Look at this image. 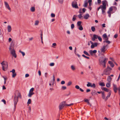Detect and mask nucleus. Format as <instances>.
<instances>
[{"label":"nucleus","mask_w":120,"mask_h":120,"mask_svg":"<svg viewBox=\"0 0 120 120\" xmlns=\"http://www.w3.org/2000/svg\"><path fill=\"white\" fill-rule=\"evenodd\" d=\"M107 60V59L103 57H100L99 59L100 64L102 65L104 68L105 67V63Z\"/></svg>","instance_id":"nucleus-1"},{"label":"nucleus","mask_w":120,"mask_h":120,"mask_svg":"<svg viewBox=\"0 0 120 120\" xmlns=\"http://www.w3.org/2000/svg\"><path fill=\"white\" fill-rule=\"evenodd\" d=\"M2 69L3 71H5L8 69V63L5 61H3L1 63Z\"/></svg>","instance_id":"nucleus-2"},{"label":"nucleus","mask_w":120,"mask_h":120,"mask_svg":"<svg viewBox=\"0 0 120 120\" xmlns=\"http://www.w3.org/2000/svg\"><path fill=\"white\" fill-rule=\"evenodd\" d=\"M73 104V103H71L70 104H65V102L64 101L61 103L60 104L59 107L60 110H61L63 109L65 105H67L68 106H70L72 105Z\"/></svg>","instance_id":"nucleus-3"},{"label":"nucleus","mask_w":120,"mask_h":120,"mask_svg":"<svg viewBox=\"0 0 120 120\" xmlns=\"http://www.w3.org/2000/svg\"><path fill=\"white\" fill-rule=\"evenodd\" d=\"M113 89L114 92L116 93L117 92V90H118L119 93L120 95V85L119 87L117 88V87L116 85L114 84H113Z\"/></svg>","instance_id":"nucleus-4"},{"label":"nucleus","mask_w":120,"mask_h":120,"mask_svg":"<svg viewBox=\"0 0 120 120\" xmlns=\"http://www.w3.org/2000/svg\"><path fill=\"white\" fill-rule=\"evenodd\" d=\"M12 49L11 46H10L9 48V49L10 50L11 54H12L13 56L15 57L16 58V55L15 53V51L14 49H13L12 50H11Z\"/></svg>","instance_id":"nucleus-5"},{"label":"nucleus","mask_w":120,"mask_h":120,"mask_svg":"<svg viewBox=\"0 0 120 120\" xmlns=\"http://www.w3.org/2000/svg\"><path fill=\"white\" fill-rule=\"evenodd\" d=\"M18 101V98L16 95H15L14 97V106L15 108H16V104Z\"/></svg>","instance_id":"nucleus-6"},{"label":"nucleus","mask_w":120,"mask_h":120,"mask_svg":"<svg viewBox=\"0 0 120 120\" xmlns=\"http://www.w3.org/2000/svg\"><path fill=\"white\" fill-rule=\"evenodd\" d=\"M15 95H16V97L19 98H22V96L21 95L20 93L19 92L18 90H16L15 91Z\"/></svg>","instance_id":"nucleus-7"},{"label":"nucleus","mask_w":120,"mask_h":120,"mask_svg":"<svg viewBox=\"0 0 120 120\" xmlns=\"http://www.w3.org/2000/svg\"><path fill=\"white\" fill-rule=\"evenodd\" d=\"M34 89L33 88H31L29 92V93L28 95L29 97H31L32 95H33L34 94V93L33 92Z\"/></svg>","instance_id":"nucleus-8"},{"label":"nucleus","mask_w":120,"mask_h":120,"mask_svg":"<svg viewBox=\"0 0 120 120\" xmlns=\"http://www.w3.org/2000/svg\"><path fill=\"white\" fill-rule=\"evenodd\" d=\"M111 69L110 68L108 67L106 69H105L104 71V74L106 75H108L110 74L109 71L108 70L109 69Z\"/></svg>","instance_id":"nucleus-9"},{"label":"nucleus","mask_w":120,"mask_h":120,"mask_svg":"<svg viewBox=\"0 0 120 120\" xmlns=\"http://www.w3.org/2000/svg\"><path fill=\"white\" fill-rule=\"evenodd\" d=\"M4 3L5 7L6 8L8 9L10 11H11V8L10 7L8 3L6 1H4Z\"/></svg>","instance_id":"nucleus-10"},{"label":"nucleus","mask_w":120,"mask_h":120,"mask_svg":"<svg viewBox=\"0 0 120 120\" xmlns=\"http://www.w3.org/2000/svg\"><path fill=\"white\" fill-rule=\"evenodd\" d=\"M72 7L74 8H78L77 2L75 1H74L72 2Z\"/></svg>","instance_id":"nucleus-11"},{"label":"nucleus","mask_w":120,"mask_h":120,"mask_svg":"<svg viewBox=\"0 0 120 120\" xmlns=\"http://www.w3.org/2000/svg\"><path fill=\"white\" fill-rule=\"evenodd\" d=\"M97 52V50H90L89 51V52L91 55H93V54H96Z\"/></svg>","instance_id":"nucleus-12"},{"label":"nucleus","mask_w":120,"mask_h":120,"mask_svg":"<svg viewBox=\"0 0 120 120\" xmlns=\"http://www.w3.org/2000/svg\"><path fill=\"white\" fill-rule=\"evenodd\" d=\"M107 46L104 45L101 49V52L104 53L106 50V47Z\"/></svg>","instance_id":"nucleus-13"},{"label":"nucleus","mask_w":120,"mask_h":120,"mask_svg":"<svg viewBox=\"0 0 120 120\" xmlns=\"http://www.w3.org/2000/svg\"><path fill=\"white\" fill-rule=\"evenodd\" d=\"M107 3V2L106 1H102V5H101V6L102 8H106V4Z\"/></svg>","instance_id":"nucleus-14"},{"label":"nucleus","mask_w":120,"mask_h":120,"mask_svg":"<svg viewBox=\"0 0 120 120\" xmlns=\"http://www.w3.org/2000/svg\"><path fill=\"white\" fill-rule=\"evenodd\" d=\"M98 44H99L97 43H94L93 45H91V49H93L95 47H96Z\"/></svg>","instance_id":"nucleus-15"},{"label":"nucleus","mask_w":120,"mask_h":120,"mask_svg":"<svg viewBox=\"0 0 120 120\" xmlns=\"http://www.w3.org/2000/svg\"><path fill=\"white\" fill-rule=\"evenodd\" d=\"M90 16L89 14L88 13L86 14L84 16V18L85 19H87Z\"/></svg>","instance_id":"nucleus-16"},{"label":"nucleus","mask_w":120,"mask_h":120,"mask_svg":"<svg viewBox=\"0 0 120 120\" xmlns=\"http://www.w3.org/2000/svg\"><path fill=\"white\" fill-rule=\"evenodd\" d=\"M98 36L95 34H94L93 36V37L92 38V40L94 41L96 39H97L98 38Z\"/></svg>","instance_id":"nucleus-17"},{"label":"nucleus","mask_w":120,"mask_h":120,"mask_svg":"<svg viewBox=\"0 0 120 120\" xmlns=\"http://www.w3.org/2000/svg\"><path fill=\"white\" fill-rule=\"evenodd\" d=\"M106 9V8H101V10L102 11V13L104 15H105V10Z\"/></svg>","instance_id":"nucleus-18"},{"label":"nucleus","mask_w":120,"mask_h":120,"mask_svg":"<svg viewBox=\"0 0 120 120\" xmlns=\"http://www.w3.org/2000/svg\"><path fill=\"white\" fill-rule=\"evenodd\" d=\"M104 39L105 40L104 41V43L106 42L108 44H109L110 43V41L108 40V38H107L106 39Z\"/></svg>","instance_id":"nucleus-19"},{"label":"nucleus","mask_w":120,"mask_h":120,"mask_svg":"<svg viewBox=\"0 0 120 120\" xmlns=\"http://www.w3.org/2000/svg\"><path fill=\"white\" fill-rule=\"evenodd\" d=\"M8 31V32H10L11 30V26L8 25L7 27Z\"/></svg>","instance_id":"nucleus-20"},{"label":"nucleus","mask_w":120,"mask_h":120,"mask_svg":"<svg viewBox=\"0 0 120 120\" xmlns=\"http://www.w3.org/2000/svg\"><path fill=\"white\" fill-rule=\"evenodd\" d=\"M112 80V78L110 76H109L107 79V81L108 82H111Z\"/></svg>","instance_id":"nucleus-21"},{"label":"nucleus","mask_w":120,"mask_h":120,"mask_svg":"<svg viewBox=\"0 0 120 120\" xmlns=\"http://www.w3.org/2000/svg\"><path fill=\"white\" fill-rule=\"evenodd\" d=\"M108 63L112 68L114 66V65L111 61H109L108 62Z\"/></svg>","instance_id":"nucleus-22"},{"label":"nucleus","mask_w":120,"mask_h":120,"mask_svg":"<svg viewBox=\"0 0 120 120\" xmlns=\"http://www.w3.org/2000/svg\"><path fill=\"white\" fill-rule=\"evenodd\" d=\"M106 86L108 88L110 87L111 86V82H108L106 84Z\"/></svg>","instance_id":"nucleus-23"},{"label":"nucleus","mask_w":120,"mask_h":120,"mask_svg":"<svg viewBox=\"0 0 120 120\" xmlns=\"http://www.w3.org/2000/svg\"><path fill=\"white\" fill-rule=\"evenodd\" d=\"M92 85V84L90 82H87V86L88 87L90 86L91 87V86Z\"/></svg>","instance_id":"nucleus-24"},{"label":"nucleus","mask_w":120,"mask_h":120,"mask_svg":"<svg viewBox=\"0 0 120 120\" xmlns=\"http://www.w3.org/2000/svg\"><path fill=\"white\" fill-rule=\"evenodd\" d=\"M103 37L105 38V39H106L107 38H108V37L106 34H105L103 35Z\"/></svg>","instance_id":"nucleus-25"},{"label":"nucleus","mask_w":120,"mask_h":120,"mask_svg":"<svg viewBox=\"0 0 120 120\" xmlns=\"http://www.w3.org/2000/svg\"><path fill=\"white\" fill-rule=\"evenodd\" d=\"M55 80V77L54 75L53 76V81H51V83H52V84L53 85L54 84V82Z\"/></svg>","instance_id":"nucleus-26"},{"label":"nucleus","mask_w":120,"mask_h":120,"mask_svg":"<svg viewBox=\"0 0 120 120\" xmlns=\"http://www.w3.org/2000/svg\"><path fill=\"white\" fill-rule=\"evenodd\" d=\"M78 27L79 29L80 30H82L83 29V27L81 25L78 26Z\"/></svg>","instance_id":"nucleus-27"},{"label":"nucleus","mask_w":120,"mask_h":120,"mask_svg":"<svg viewBox=\"0 0 120 120\" xmlns=\"http://www.w3.org/2000/svg\"><path fill=\"white\" fill-rule=\"evenodd\" d=\"M82 22L81 21H78L77 22V26H81V24Z\"/></svg>","instance_id":"nucleus-28"},{"label":"nucleus","mask_w":120,"mask_h":120,"mask_svg":"<svg viewBox=\"0 0 120 120\" xmlns=\"http://www.w3.org/2000/svg\"><path fill=\"white\" fill-rule=\"evenodd\" d=\"M84 101L85 102L88 103L89 105H90V106H91V105L88 99H85L84 100Z\"/></svg>","instance_id":"nucleus-29"},{"label":"nucleus","mask_w":120,"mask_h":120,"mask_svg":"<svg viewBox=\"0 0 120 120\" xmlns=\"http://www.w3.org/2000/svg\"><path fill=\"white\" fill-rule=\"evenodd\" d=\"M102 97L103 99H105V97L104 93V92H102Z\"/></svg>","instance_id":"nucleus-30"},{"label":"nucleus","mask_w":120,"mask_h":120,"mask_svg":"<svg viewBox=\"0 0 120 120\" xmlns=\"http://www.w3.org/2000/svg\"><path fill=\"white\" fill-rule=\"evenodd\" d=\"M56 46V43H54L52 44V47L53 48H55Z\"/></svg>","instance_id":"nucleus-31"},{"label":"nucleus","mask_w":120,"mask_h":120,"mask_svg":"<svg viewBox=\"0 0 120 120\" xmlns=\"http://www.w3.org/2000/svg\"><path fill=\"white\" fill-rule=\"evenodd\" d=\"M79 18L80 19H83V16L81 14H80L78 15Z\"/></svg>","instance_id":"nucleus-32"},{"label":"nucleus","mask_w":120,"mask_h":120,"mask_svg":"<svg viewBox=\"0 0 120 120\" xmlns=\"http://www.w3.org/2000/svg\"><path fill=\"white\" fill-rule=\"evenodd\" d=\"M76 17L77 16L75 15H74L73 16L72 19V20L73 21H74L76 20Z\"/></svg>","instance_id":"nucleus-33"},{"label":"nucleus","mask_w":120,"mask_h":120,"mask_svg":"<svg viewBox=\"0 0 120 120\" xmlns=\"http://www.w3.org/2000/svg\"><path fill=\"white\" fill-rule=\"evenodd\" d=\"M102 89L106 92H108L109 91V90L105 87L103 88Z\"/></svg>","instance_id":"nucleus-34"},{"label":"nucleus","mask_w":120,"mask_h":120,"mask_svg":"<svg viewBox=\"0 0 120 120\" xmlns=\"http://www.w3.org/2000/svg\"><path fill=\"white\" fill-rule=\"evenodd\" d=\"M99 84L100 85L102 86H104L105 85L104 82H100Z\"/></svg>","instance_id":"nucleus-35"},{"label":"nucleus","mask_w":120,"mask_h":120,"mask_svg":"<svg viewBox=\"0 0 120 120\" xmlns=\"http://www.w3.org/2000/svg\"><path fill=\"white\" fill-rule=\"evenodd\" d=\"M31 11L32 12H34L35 10V8L34 7H32L30 8Z\"/></svg>","instance_id":"nucleus-36"},{"label":"nucleus","mask_w":120,"mask_h":120,"mask_svg":"<svg viewBox=\"0 0 120 120\" xmlns=\"http://www.w3.org/2000/svg\"><path fill=\"white\" fill-rule=\"evenodd\" d=\"M83 52L84 54H85V55L88 56H90V55L88 53V52H87L86 51H84Z\"/></svg>","instance_id":"nucleus-37"},{"label":"nucleus","mask_w":120,"mask_h":120,"mask_svg":"<svg viewBox=\"0 0 120 120\" xmlns=\"http://www.w3.org/2000/svg\"><path fill=\"white\" fill-rule=\"evenodd\" d=\"M39 23V21L38 20L36 21L35 22V25H38Z\"/></svg>","instance_id":"nucleus-38"},{"label":"nucleus","mask_w":120,"mask_h":120,"mask_svg":"<svg viewBox=\"0 0 120 120\" xmlns=\"http://www.w3.org/2000/svg\"><path fill=\"white\" fill-rule=\"evenodd\" d=\"M31 99H29L28 100L27 104L28 105L30 104L31 103Z\"/></svg>","instance_id":"nucleus-39"},{"label":"nucleus","mask_w":120,"mask_h":120,"mask_svg":"<svg viewBox=\"0 0 120 120\" xmlns=\"http://www.w3.org/2000/svg\"><path fill=\"white\" fill-rule=\"evenodd\" d=\"M91 30L92 31L94 32L95 30V28L94 26H92L91 27Z\"/></svg>","instance_id":"nucleus-40"},{"label":"nucleus","mask_w":120,"mask_h":120,"mask_svg":"<svg viewBox=\"0 0 120 120\" xmlns=\"http://www.w3.org/2000/svg\"><path fill=\"white\" fill-rule=\"evenodd\" d=\"M66 88L67 87L66 86H63L61 87V89L63 90H65Z\"/></svg>","instance_id":"nucleus-41"},{"label":"nucleus","mask_w":120,"mask_h":120,"mask_svg":"<svg viewBox=\"0 0 120 120\" xmlns=\"http://www.w3.org/2000/svg\"><path fill=\"white\" fill-rule=\"evenodd\" d=\"M19 51L20 52V53H21V54H22V55L23 56H25V53L24 52H22L20 50H19Z\"/></svg>","instance_id":"nucleus-42"},{"label":"nucleus","mask_w":120,"mask_h":120,"mask_svg":"<svg viewBox=\"0 0 120 120\" xmlns=\"http://www.w3.org/2000/svg\"><path fill=\"white\" fill-rule=\"evenodd\" d=\"M71 68L73 70H75V67L73 65H72L71 66Z\"/></svg>","instance_id":"nucleus-43"},{"label":"nucleus","mask_w":120,"mask_h":120,"mask_svg":"<svg viewBox=\"0 0 120 120\" xmlns=\"http://www.w3.org/2000/svg\"><path fill=\"white\" fill-rule=\"evenodd\" d=\"M16 73H13L12 76V77H15L16 76Z\"/></svg>","instance_id":"nucleus-44"},{"label":"nucleus","mask_w":120,"mask_h":120,"mask_svg":"<svg viewBox=\"0 0 120 120\" xmlns=\"http://www.w3.org/2000/svg\"><path fill=\"white\" fill-rule=\"evenodd\" d=\"M111 12L109 11H108V13L109 14V17H111Z\"/></svg>","instance_id":"nucleus-45"},{"label":"nucleus","mask_w":120,"mask_h":120,"mask_svg":"<svg viewBox=\"0 0 120 120\" xmlns=\"http://www.w3.org/2000/svg\"><path fill=\"white\" fill-rule=\"evenodd\" d=\"M88 4V3L87 2H85L84 5V6L85 7H87V5Z\"/></svg>","instance_id":"nucleus-46"},{"label":"nucleus","mask_w":120,"mask_h":120,"mask_svg":"<svg viewBox=\"0 0 120 120\" xmlns=\"http://www.w3.org/2000/svg\"><path fill=\"white\" fill-rule=\"evenodd\" d=\"M71 84H72V82H69L68 83L67 85L68 86H70L71 85Z\"/></svg>","instance_id":"nucleus-47"},{"label":"nucleus","mask_w":120,"mask_h":120,"mask_svg":"<svg viewBox=\"0 0 120 120\" xmlns=\"http://www.w3.org/2000/svg\"><path fill=\"white\" fill-rule=\"evenodd\" d=\"M111 91H110L109 93L108 94L107 96L109 97H110V95H111Z\"/></svg>","instance_id":"nucleus-48"},{"label":"nucleus","mask_w":120,"mask_h":120,"mask_svg":"<svg viewBox=\"0 0 120 120\" xmlns=\"http://www.w3.org/2000/svg\"><path fill=\"white\" fill-rule=\"evenodd\" d=\"M75 88L77 89H80L79 86L78 85H76L75 86Z\"/></svg>","instance_id":"nucleus-49"},{"label":"nucleus","mask_w":120,"mask_h":120,"mask_svg":"<svg viewBox=\"0 0 120 120\" xmlns=\"http://www.w3.org/2000/svg\"><path fill=\"white\" fill-rule=\"evenodd\" d=\"M54 65V63H51L50 64V66H53Z\"/></svg>","instance_id":"nucleus-50"},{"label":"nucleus","mask_w":120,"mask_h":120,"mask_svg":"<svg viewBox=\"0 0 120 120\" xmlns=\"http://www.w3.org/2000/svg\"><path fill=\"white\" fill-rule=\"evenodd\" d=\"M15 70L14 69H13L11 71H10V72H12V74H13V73H15Z\"/></svg>","instance_id":"nucleus-51"},{"label":"nucleus","mask_w":120,"mask_h":120,"mask_svg":"<svg viewBox=\"0 0 120 120\" xmlns=\"http://www.w3.org/2000/svg\"><path fill=\"white\" fill-rule=\"evenodd\" d=\"M82 56L83 57L87 58V59H89V57H87L85 56L84 55H82Z\"/></svg>","instance_id":"nucleus-52"},{"label":"nucleus","mask_w":120,"mask_h":120,"mask_svg":"<svg viewBox=\"0 0 120 120\" xmlns=\"http://www.w3.org/2000/svg\"><path fill=\"white\" fill-rule=\"evenodd\" d=\"M51 16L52 17H54L55 16V15L54 14L52 13L51 14Z\"/></svg>","instance_id":"nucleus-53"},{"label":"nucleus","mask_w":120,"mask_h":120,"mask_svg":"<svg viewBox=\"0 0 120 120\" xmlns=\"http://www.w3.org/2000/svg\"><path fill=\"white\" fill-rule=\"evenodd\" d=\"M74 24H71V27L72 29H73L74 27Z\"/></svg>","instance_id":"nucleus-54"},{"label":"nucleus","mask_w":120,"mask_h":120,"mask_svg":"<svg viewBox=\"0 0 120 120\" xmlns=\"http://www.w3.org/2000/svg\"><path fill=\"white\" fill-rule=\"evenodd\" d=\"M95 85L94 83H93L92 84L91 87H93L94 88H95Z\"/></svg>","instance_id":"nucleus-55"},{"label":"nucleus","mask_w":120,"mask_h":120,"mask_svg":"<svg viewBox=\"0 0 120 120\" xmlns=\"http://www.w3.org/2000/svg\"><path fill=\"white\" fill-rule=\"evenodd\" d=\"M3 77L4 79V84H5L6 83V80H7V78H5L4 77V76H3Z\"/></svg>","instance_id":"nucleus-56"},{"label":"nucleus","mask_w":120,"mask_h":120,"mask_svg":"<svg viewBox=\"0 0 120 120\" xmlns=\"http://www.w3.org/2000/svg\"><path fill=\"white\" fill-rule=\"evenodd\" d=\"M98 38L100 41H102V39L100 37L98 36Z\"/></svg>","instance_id":"nucleus-57"},{"label":"nucleus","mask_w":120,"mask_h":120,"mask_svg":"<svg viewBox=\"0 0 120 120\" xmlns=\"http://www.w3.org/2000/svg\"><path fill=\"white\" fill-rule=\"evenodd\" d=\"M65 83V82L64 81H62L61 83V84L63 85Z\"/></svg>","instance_id":"nucleus-58"},{"label":"nucleus","mask_w":120,"mask_h":120,"mask_svg":"<svg viewBox=\"0 0 120 120\" xmlns=\"http://www.w3.org/2000/svg\"><path fill=\"white\" fill-rule=\"evenodd\" d=\"M118 37V35L117 34H115V35H114V37L115 38H117V37Z\"/></svg>","instance_id":"nucleus-59"},{"label":"nucleus","mask_w":120,"mask_h":120,"mask_svg":"<svg viewBox=\"0 0 120 120\" xmlns=\"http://www.w3.org/2000/svg\"><path fill=\"white\" fill-rule=\"evenodd\" d=\"M2 101L3 102L4 104H5L6 103V102L5 101L4 99H3L2 100Z\"/></svg>","instance_id":"nucleus-60"},{"label":"nucleus","mask_w":120,"mask_h":120,"mask_svg":"<svg viewBox=\"0 0 120 120\" xmlns=\"http://www.w3.org/2000/svg\"><path fill=\"white\" fill-rule=\"evenodd\" d=\"M59 2L60 3H62L63 2V0H59Z\"/></svg>","instance_id":"nucleus-61"},{"label":"nucleus","mask_w":120,"mask_h":120,"mask_svg":"<svg viewBox=\"0 0 120 120\" xmlns=\"http://www.w3.org/2000/svg\"><path fill=\"white\" fill-rule=\"evenodd\" d=\"M38 73L39 76H40L41 75V71L40 70H39L38 71Z\"/></svg>","instance_id":"nucleus-62"},{"label":"nucleus","mask_w":120,"mask_h":120,"mask_svg":"<svg viewBox=\"0 0 120 120\" xmlns=\"http://www.w3.org/2000/svg\"><path fill=\"white\" fill-rule=\"evenodd\" d=\"M82 10L83 12L84 13L85 12L86 9L85 8H83L82 9Z\"/></svg>","instance_id":"nucleus-63"},{"label":"nucleus","mask_w":120,"mask_h":120,"mask_svg":"<svg viewBox=\"0 0 120 120\" xmlns=\"http://www.w3.org/2000/svg\"><path fill=\"white\" fill-rule=\"evenodd\" d=\"M109 98V97L107 96L106 97V98H105V99H104L105 100V101H106Z\"/></svg>","instance_id":"nucleus-64"}]
</instances>
